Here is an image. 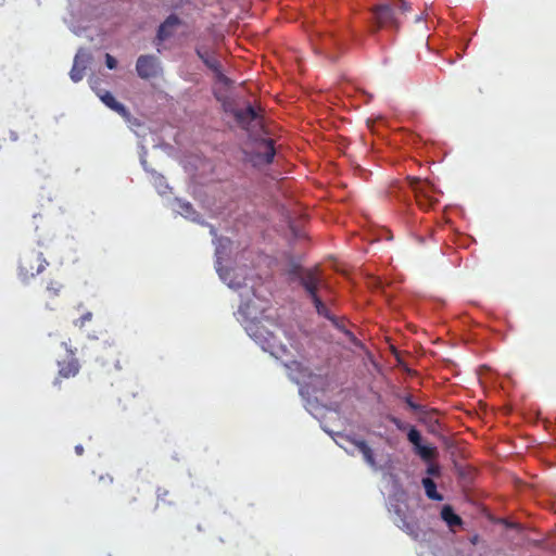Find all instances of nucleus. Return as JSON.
Masks as SVG:
<instances>
[{"instance_id": "obj_17", "label": "nucleus", "mask_w": 556, "mask_h": 556, "mask_svg": "<svg viewBox=\"0 0 556 556\" xmlns=\"http://www.w3.org/2000/svg\"><path fill=\"white\" fill-rule=\"evenodd\" d=\"M100 98L108 108L115 111L119 115L126 116L128 114V111L125 108V105L119 103L111 92L105 91L103 94L100 96Z\"/></svg>"}, {"instance_id": "obj_10", "label": "nucleus", "mask_w": 556, "mask_h": 556, "mask_svg": "<svg viewBox=\"0 0 556 556\" xmlns=\"http://www.w3.org/2000/svg\"><path fill=\"white\" fill-rule=\"evenodd\" d=\"M276 154L273 139H263L256 144L255 161L256 163L270 164Z\"/></svg>"}, {"instance_id": "obj_1", "label": "nucleus", "mask_w": 556, "mask_h": 556, "mask_svg": "<svg viewBox=\"0 0 556 556\" xmlns=\"http://www.w3.org/2000/svg\"><path fill=\"white\" fill-rule=\"evenodd\" d=\"M244 329L264 351H267L273 355L278 354L280 351L283 353L286 352V348L278 342L276 334L268 330L262 320L251 318L245 321Z\"/></svg>"}, {"instance_id": "obj_13", "label": "nucleus", "mask_w": 556, "mask_h": 556, "mask_svg": "<svg viewBox=\"0 0 556 556\" xmlns=\"http://www.w3.org/2000/svg\"><path fill=\"white\" fill-rule=\"evenodd\" d=\"M180 24L177 15L170 14L160 26L156 34V39L162 42L174 35L175 28Z\"/></svg>"}, {"instance_id": "obj_28", "label": "nucleus", "mask_w": 556, "mask_h": 556, "mask_svg": "<svg viewBox=\"0 0 556 556\" xmlns=\"http://www.w3.org/2000/svg\"><path fill=\"white\" fill-rule=\"evenodd\" d=\"M181 208L184 210L187 216H190L192 213H194L193 207L190 203H184L181 205Z\"/></svg>"}, {"instance_id": "obj_24", "label": "nucleus", "mask_w": 556, "mask_h": 556, "mask_svg": "<svg viewBox=\"0 0 556 556\" xmlns=\"http://www.w3.org/2000/svg\"><path fill=\"white\" fill-rule=\"evenodd\" d=\"M453 446H454V457L456 456V454H459L462 457H466L465 446H459V442H458V440H456L455 437H454Z\"/></svg>"}, {"instance_id": "obj_32", "label": "nucleus", "mask_w": 556, "mask_h": 556, "mask_svg": "<svg viewBox=\"0 0 556 556\" xmlns=\"http://www.w3.org/2000/svg\"><path fill=\"white\" fill-rule=\"evenodd\" d=\"M135 501H136V496H129V498H128V503H132V502H135Z\"/></svg>"}, {"instance_id": "obj_2", "label": "nucleus", "mask_w": 556, "mask_h": 556, "mask_svg": "<svg viewBox=\"0 0 556 556\" xmlns=\"http://www.w3.org/2000/svg\"><path fill=\"white\" fill-rule=\"evenodd\" d=\"M410 10L404 0H394L391 3L379 4L374 8V18L378 28H397L399 15Z\"/></svg>"}, {"instance_id": "obj_9", "label": "nucleus", "mask_w": 556, "mask_h": 556, "mask_svg": "<svg viewBox=\"0 0 556 556\" xmlns=\"http://www.w3.org/2000/svg\"><path fill=\"white\" fill-rule=\"evenodd\" d=\"M71 357L67 361L58 363L59 371L58 378L54 380V384H60L59 378H72L78 375L80 370V364L76 357H74V351L70 350Z\"/></svg>"}, {"instance_id": "obj_16", "label": "nucleus", "mask_w": 556, "mask_h": 556, "mask_svg": "<svg viewBox=\"0 0 556 556\" xmlns=\"http://www.w3.org/2000/svg\"><path fill=\"white\" fill-rule=\"evenodd\" d=\"M345 441L351 445L355 446L363 455L365 462L372 468H377L374 452L364 440H356L350 437L345 438Z\"/></svg>"}, {"instance_id": "obj_15", "label": "nucleus", "mask_w": 556, "mask_h": 556, "mask_svg": "<svg viewBox=\"0 0 556 556\" xmlns=\"http://www.w3.org/2000/svg\"><path fill=\"white\" fill-rule=\"evenodd\" d=\"M454 475H457L459 484L463 488H467L472 483L476 476V470L473 467L465 464H458L454 459Z\"/></svg>"}, {"instance_id": "obj_20", "label": "nucleus", "mask_w": 556, "mask_h": 556, "mask_svg": "<svg viewBox=\"0 0 556 556\" xmlns=\"http://www.w3.org/2000/svg\"><path fill=\"white\" fill-rule=\"evenodd\" d=\"M416 453L426 462H430L435 454V450L431 446L422 445L415 447Z\"/></svg>"}, {"instance_id": "obj_3", "label": "nucleus", "mask_w": 556, "mask_h": 556, "mask_svg": "<svg viewBox=\"0 0 556 556\" xmlns=\"http://www.w3.org/2000/svg\"><path fill=\"white\" fill-rule=\"evenodd\" d=\"M48 264L42 252L27 249L22 252L18 260V276L27 281L43 271Z\"/></svg>"}, {"instance_id": "obj_19", "label": "nucleus", "mask_w": 556, "mask_h": 556, "mask_svg": "<svg viewBox=\"0 0 556 556\" xmlns=\"http://www.w3.org/2000/svg\"><path fill=\"white\" fill-rule=\"evenodd\" d=\"M400 528L405 531L408 535H410L414 540H418L420 536V530L418 523L414 520H402V526Z\"/></svg>"}, {"instance_id": "obj_7", "label": "nucleus", "mask_w": 556, "mask_h": 556, "mask_svg": "<svg viewBox=\"0 0 556 556\" xmlns=\"http://www.w3.org/2000/svg\"><path fill=\"white\" fill-rule=\"evenodd\" d=\"M160 68L159 60L151 54L140 55L137 59L136 71L140 78L149 79L156 76Z\"/></svg>"}, {"instance_id": "obj_14", "label": "nucleus", "mask_w": 556, "mask_h": 556, "mask_svg": "<svg viewBox=\"0 0 556 556\" xmlns=\"http://www.w3.org/2000/svg\"><path fill=\"white\" fill-rule=\"evenodd\" d=\"M89 59V55L84 53L83 51H79L75 55L74 64L70 73L73 81L77 83L83 79Z\"/></svg>"}, {"instance_id": "obj_31", "label": "nucleus", "mask_w": 556, "mask_h": 556, "mask_svg": "<svg viewBox=\"0 0 556 556\" xmlns=\"http://www.w3.org/2000/svg\"><path fill=\"white\" fill-rule=\"evenodd\" d=\"M75 452L77 455L81 456L83 453H84V447L81 445H76L75 446Z\"/></svg>"}, {"instance_id": "obj_30", "label": "nucleus", "mask_w": 556, "mask_h": 556, "mask_svg": "<svg viewBox=\"0 0 556 556\" xmlns=\"http://www.w3.org/2000/svg\"><path fill=\"white\" fill-rule=\"evenodd\" d=\"M462 526H463L462 518L458 515L454 514V528L462 527Z\"/></svg>"}, {"instance_id": "obj_21", "label": "nucleus", "mask_w": 556, "mask_h": 556, "mask_svg": "<svg viewBox=\"0 0 556 556\" xmlns=\"http://www.w3.org/2000/svg\"><path fill=\"white\" fill-rule=\"evenodd\" d=\"M407 438L409 440L410 443L414 444L415 447L419 446L421 444V434L420 432L412 427L407 433Z\"/></svg>"}, {"instance_id": "obj_12", "label": "nucleus", "mask_w": 556, "mask_h": 556, "mask_svg": "<svg viewBox=\"0 0 556 556\" xmlns=\"http://www.w3.org/2000/svg\"><path fill=\"white\" fill-rule=\"evenodd\" d=\"M233 116L238 125L243 129H248L252 122L260 118V114L250 104L245 109L235 110Z\"/></svg>"}, {"instance_id": "obj_27", "label": "nucleus", "mask_w": 556, "mask_h": 556, "mask_svg": "<svg viewBox=\"0 0 556 556\" xmlns=\"http://www.w3.org/2000/svg\"><path fill=\"white\" fill-rule=\"evenodd\" d=\"M157 500L159 501H165L166 496L168 495V491L162 488H159L156 491Z\"/></svg>"}, {"instance_id": "obj_4", "label": "nucleus", "mask_w": 556, "mask_h": 556, "mask_svg": "<svg viewBox=\"0 0 556 556\" xmlns=\"http://www.w3.org/2000/svg\"><path fill=\"white\" fill-rule=\"evenodd\" d=\"M290 274L296 278L311 300L318 298V290L325 286L317 268L294 267Z\"/></svg>"}, {"instance_id": "obj_5", "label": "nucleus", "mask_w": 556, "mask_h": 556, "mask_svg": "<svg viewBox=\"0 0 556 556\" xmlns=\"http://www.w3.org/2000/svg\"><path fill=\"white\" fill-rule=\"evenodd\" d=\"M408 186L420 208L429 210L438 202V199L434 197L435 190L428 181L415 177L408 178Z\"/></svg>"}, {"instance_id": "obj_22", "label": "nucleus", "mask_w": 556, "mask_h": 556, "mask_svg": "<svg viewBox=\"0 0 556 556\" xmlns=\"http://www.w3.org/2000/svg\"><path fill=\"white\" fill-rule=\"evenodd\" d=\"M441 517L447 525L448 529L452 531V505H445L442 508Z\"/></svg>"}, {"instance_id": "obj_18", "label": "nucleus", "mask_w": 556, "mask_h": 556, "mask_svg": "<svg viewBox=\"0 0 556 556\" xmlns=\"http://www.w3.org/2000/svg\"><path fill=\"white\" fill-rule=\"evenodd\" d=\"M421 482L425 488L426 494L430 500H434V501L442 500V496L438 493L437 485L431 478H429V477L424 478Z\"/></svg>"}, {"instance_id": "obj_25", "label": "nucleus", "mask_w": 556, "mask_h": 556, "mask_svg": "<svg viewBox=\"0 0 556 556\" xmlns=\"http://www.w3.org/2000/svg\"><path fill=\"white\" fill-rule=\"evenodd\" d=\"M105 64H106L108 68L114 70L117 66V61L113 55L106 53L105 54Z\"/></svg>"}, {"instance_id": "obj_8", "label": "nucleus", "mask_w": 556, "mask_h": 556, "mask_svg": "<svg viewBox=\"0 0 556 556\" xmlns=\"http://www.w3.org/2000/svg\"><path fill=\"white\" fill-rule=\"evenodd\" d=\"M64 289V285L59 279H50L41 294V300L45 306L49 309L54 308V301L58 299Z\"/></svg>"}, {"instance_id": "obj_29", "label": "nucleus", "mask_w": 556, "mask_h": 556, "mask_svg": "<svg viewBox=\"0 0 556 556\" xmlns=\"http://www.w3.org/2000/svg\"><path fill=\"white\" fill-rule=\"evenodd\" d=\"M427 472L432 476H437L439 473V467L434 464H430L428 466Z\"/></svg>"}, {"instance_id": "obj_26", "label": "nucleus", "mask_w": 556, "mask_h": 556, "mask_svg": "<svg viewBox=\"0 0 556 556\" xmlns=\"http://www.w3.org/2000/svg\"><path fill=\"white\" fill-rule=\"evenodd\" d=\"M406 404L413 409V410H419L421 407L420 405L413 402L412 396H407L405 399Z\"/></svg>"}, {"instance_id": "obj_11", "label": "nucleus", "mask_w": 556, "mask_h": 556, "mask_svg": "<svg viewBox=\"0 0 556 556\" xmlns=\"http://www.w3.org/2000/svg\"><path fill=\"white\" fill-rule=\"evenodd\" d=\"M315 308H316V312L318 313V315L329 319L332 321V324L338 328L340 329L341 331H343V333L349 338V340H351L352 342H355L356 341V338L354 336L353 332H351L350 330L345 329L344 326H341L339 324V321L334 318L333 315H331L329 308L325 305V303L323 302V300L320 299V296L318 298H315L312 300Z\"/></svg>"}, {"instance_id": "obj_23", "label": "nucleus", "mask_w": 556, "mask_h": 556, "mask_svg": "<svg viewBox=\"0 0 556 556\" xmlns=\"http://www.w3.org/2000/svg\"><path fill=\"white\" fill-rule=\"evenodd\" d=\"M92 318V313L88 312L80 316L76 321L75 325L78 327H84L87 321H90Z\"/></svg>"}, {"instance_id": "obj_6", "label": "nucleus", "mask_w": 556, "mask_h": 556, "mask_svg": "<svg viewBox=\"0 0 556 556\" xmlns=\"http://www.w3.org/2000/svg\"><path fill=\"white\" fill-rule=\"evenodd\" d=\"M195 53L205 66L214 73L215 78L219 83L228 84L229 79L224 75L222 64L216 58L215 52L204 49L203 47H198Z\"/></svg>"}]
</instances>
